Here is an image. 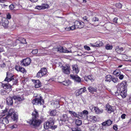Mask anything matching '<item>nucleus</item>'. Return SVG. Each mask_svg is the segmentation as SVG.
<instances>
[{
    "label": "nucleus",
    "mask_w": 131,
    "mask_h": 131,
    "mask_svg": "<svg viewBox=\"0 0 131 131\" xmlns=\"http://www.w3.org/2000/svg\"><path fill=\"white\" fill-rule=\"evenodd\" d=\"M32 117L31 119H28L27 121L30 126L34 127L39 126L42 122L41 120L38 119L37 117L38 116V113L35 110L32 114Z\"/></svg>",
    "instance_id": "obj_1"
},
{
    "label": "nucleus",
    "mask_w": 131,
    "mask_h": 131,
    "mask_svg": "<svg viewBox=\"0 0 131 131\" xmlns=\"http://www.w3.org/2000/svg\"><path fill=\"white\" fill-rule=\"evenodd\" d=\"M118 85L119 86L117 88V90L119 91L120 95L123 98H125L127 96V81H123L120 84H118Z\"/></svg>",
    "instance_id": "obj_2"
},
{
    "label": "nucleus",
    "mask_w": 131,
    "mask_h": 131,
    "mask_svg": "<svg viewBox=\"0 0 131 131\" xmlns=\"http://www.w3.org/2000/svg\"><path fill=\"white\" fill-rule=\"evenodd\" d=\"M55 121V118L54 117L50 118L47 122L44 123V128L45 129L50 128L52 129H54L56 128L57 127V125H53Z\"/></svg>",
    "instance_id": "obj_3"
},
{
    "label": "nucleus",
    "mask_w": 131,
    "mask_h": 131,
    "mask_svg": "<svg viewBox=\"0 0 131 131\" xmlns=\"http://www.w3.org/2000/svg\"><path fill=\"white\" fill-rule=\"evenodd\" d=\"M47 72V70L46 68H42L37 73L36 77L38 78H41L42 77L46 75Z\"/></svg>",
    "instance_id": "obj_4"
},
{
    "label": "nucleus",
    "mask_w": 131,
    "mask_h": 131,
    "mask_svg": "<svg viewBox=\"0 0 131 131\" xmlns=\"http://www.w3.org/2000/svg\"><path fill=\"white\" fill-rule=\"evenodd\" d=\"M32 103L34 104H37L38 105H43L44 104V101L42 99L41 96H40L39 98H35L32 101Z\"/></svg>",
    "instance_id": "obj_5"
},
{
    "label": "nucleus",
    "mask_w": 131,
    "mask_h": 131,
    "mask_svg": "<svg viewBox=\"0 0 131 131\" xmlns=\"http://www.w3.org/2000/svg\"><path fill=\"white\" fill-rule=\"evenodd\" d=\"M31 62L30 59L28 58L23 59L20 61L21 65L24 66H27L29 65Z\"/></svg>",
    "instance_id": "obj_6"
},
{
    "label": "nucleus",
    "mask_w": 131,
    "mask_h": 131,
    "mask_svg": "<svg viewBox=\"0 0 131 131\" xmlns=\"http://www.w3.org/2000/svg\"><path fill=\"white\" fill-rule=\"evenodd\" d=\"M70 76L71 78L74 80V82L78 83H80L82 82L80 78L77 75L71 74Z\"/></svg>",
    "instance_id": "obj_7"
},
{
    "label": "nucleus",
    "mask_w": 131,
    "mask_h": 131,
    "mask_svg": "<svg viewBox=\"0 0 131 131\" xmlns=\"http://www.w3.org/2000/svg\"><path fill=\"white\" fill-rule=\"evenodd\" d=\"M14 75L10 72H7L6 73V77L4 81H7L8 82H9L14 80Z\"/></svg>",
    "instance_id": "obj_8"
},
{
    "label": "nucleus",
    "mask_w": 131,
    "mask_h": 131,
    "mask_svg": "<svg viewBox=\"0 0 131 131\" xmlns=\"http://www.w3.org/2000/svg\"><path fill=\"white\" fill-rule=\"evenodd\" d=\"M105 109L107 112L109 113H111L114 111V106H111L108 103L106 105Z\"/></svg>",
    "instance_id": "obj_9"
},
{
    "label": "nucleus",
    "mask_w": 131,
    "mask_h": 131,
    "mask_svg": "<svg viewBox=\"0 0 131 131\" xmlns=\"http://www.w3.org/2000/svg\"><path fill=\"white\" fill-rule=\"evenodd\" d=\"M92 109V111H94L96 114H98L102 113L103 110L102 109H100L98 107L92 106H91L90 109Z\"/></svg>",
    "instance_id": "obj_10"
},
{
    "label": "nucleus",
    "mask_w": 131,
    "mask_h": 131,
    "mask_svg": "<svg viewBox=\"0 0 131 131\" xmlns=\"http://www.w3.org/2000/svg\"><path fill=\"white\" fill-rule=\"evenodd\" d=\"M2 86L9 92L12 90V85L9 83L3 84Z\"/></svg>",
    "instance_id": "obj_11"
},
{
    "label": "nucleus",
    "mask_w": 131,
    "mask_h": 131,
    "mask_svg": "<svg viewBox=\"0 0 131 131\" xmlns=\"http://www.w3.org/2000/svg\"><path fill=\"white\" fill-rule=\"evenodd\" d=\"M9 118L13 121L17 122L18 119V115L17 113H13V114L9 116Z\"/></svg>",
    "instance_id": "obj_12"
},
{
    "label": "nucleus",
    "mask_w": 131,
    "mask_h": 131,
    "mask_svg": "<svg viewBox=\"0 0 131 131\" xmlns=\"http://www.w3.org/2000/svg\"><path fill=\"white\" fill-rule=\"evenodd\" d=\"M73 72V73L78 74L79 72L78 65L77 64H73L72 66Z\"/></svg>",
    "instance_id": "obj_13"
},
{
    "label": "nucleus",
    "mask_w": 131,
    "mask_h": 131,
    "mask_svg": "<svg viewBox=\"0 0 131 131\" xmlns=\"http://www.w3.org/2000/svg\"><path fill=\"white\" fill-rule=\"evenodd\" d=\"M70 67H63L62 69L63 72L67 74H69L70 73Z\"/></svg>",
    "instance_id": "obj_14"
},
{
    "label": "nucleus",
    "mask_w": 131,
    "mask_h": 131,
    "mask_svg": "<svg viewBox=\"0 0 131 131\" xmlns=\"http://www.w3.org/2000/svg\"><path fill=\"white\" fill-rule=\"evenodd\" d=\"M57 51L60 52L69 53L70 52L68 50H67L66 48H64L63 47L60 46L57 48Z\"/></svg>",
    "instance_id": "obj_15"
},
{
    "label": "nucleus",
    "mask_w": 131,
    "mask_h": 131,
    "mask_svg": "<svg viewBox=\"0 0 131 131\" xmlns=\"http://www.w3.org/2000/svg\"><path fill=\"white\" fill-rule=\"evenodd\" d=\"M33 81L34 83L35 87L36 88H38L41 86V83L39 80H33Z\"/></svg>",
    "instance_id": "obj_16"
},
{
    "label": "nucleus",
    "mask_w": 131,
    "mask_h": 131,
    "mask_svg": "<svg viewBox=\"0 0 131 131\" xmlns=\"http://www.w3.org/2000/svg\"><path fill=\"white\" fill-rule=\"evenodd\" d=\"M7 103L8 105H12L13 104L12 98L9 96L6 99Z\"/></svg>",
    "instance_id": "obj_17"
},
{
    "label": "nucleus",
    "mask_w": 131,
    "mask_h": 131,
    "mask_svg": "<svg viewBox=\"0 0 131 131\" xmlns=\"http://www.w3.org/2000/svg\"><path fill=\"white\" fill-rule=\"evenodd\" d=\"M113 122L111 120L109 119L107 121H105L102 124V125L103 126H108L111 125Z\"/></svg>",
    "instance_id": "obj_18"
},
{
    "label": "nucleus",
    "mask_w": 131,
    "mask_h": 131,
    "mask_svg": "<svg viewBox=\"0 0 131 131\" xmlns=\"http://www.w3.org/2000/svg\"><path fill=\"white\" fill-rule=\"evenodd\" d=\"M61 121L63 122H66L68 121V115L66 114L63 115L61 117Z\"/></svg>",
    "instance_id": "obj_19"
},
{
    "label": "nucleus",
    "mask_w": 131,
    "mask_h": 131,
    "mask_svg": "<svg viewBox=\"0 0 131 131\" xmlns=\"http://www.w3.org/2000/svg\"><path fill=\"white\" fill-rule=\"evenodd\" d=\"M16 41H19L20 43L23 44L26 43V39L24 38L21 37L19 38L18 39H17Z\"/></svg>",
    "instance_id": "obj_20"
},
{
    "label": "nucleus",
    "mask_w": 131,
    "mask_h": 131,
    "mask_svg": "<svg viewBox=\"0 0 131 131\" xmlns=\"http://www.w3.org/2000/svg\"><path fill=\"white\" fill-rule=\"evenodd\" d=\"M77 118L80 119H85V117L84 116L82 112H78L77 113Z\"/></svg>",
    "instance_id": "obj_21"
},
{
    "label": "nucleus",
    "mask_w": 131,
    "mask_h": 131,
    "mask_svg": "<svg viewBox=\"0 0 131 131\" xmlns=\"http://www.w3.org/2000/svg\"><path fill=\"white\" fill-rule=\"evenodd\" d=\"M8 21L7 19L3 21L2 25L5 28H6L8 27Z\"/></svg>",
    "instance_id": "obj_22"
},
{
    "label": "nucleus",
    "mask_w": 131,
    "mask_h": 131,
    "mask_svg": "<svg viewBox=\"0 0 131 131\" xmlns=\"http://www.w3.org/2000/svg\"><path fill=\"white\" fill-rule=\"evenodd\" d=\"M113 73L116 77H118L121 74V71L119 70L116 69L113 71Z\"/></svg>",
    "instance_id": "obj_23"
},
{
    "label": "nucleus",
    "mask_w": 131,
    "mask_h": 131,
    "mask_svg": "<svg viewBox=\"0 0 131 131\" xmlns=\"http://www.w3.org/2000/svg\"><path fill=\"white\" fill-rule=\"evenodd\" d=\"M111 81H112L114 83H117L118 82L119 80L117 78L114 76H112L111 79Z\"/></svg>",
    "instance_id": "obj_24"
},
{
    "label": "nucleus",
    "mask_w": 131,
    "mask_h": 131,
    "mask_svg": "<svg viewBox=\"0 0 131 131\" xmlns=\"http://www.w3.org/2000/svg\"><path fill=\"white\" fill-rule=\"evenodd\" d=\"M88 90L89 92L91 93L92 92H96V88H94L92 86H90L88 88Z\"/></svg>",
    "instance_id": "obj_25"
},
{
    "label": "nucleus",
    "mask_w": 131,
    "mask_h": 131,
    "mask_svg": "<svg viewBox=\"0 0 131 131\" xmlns=\"http://www.w3.org/2000/svg\"><path fill=\"white\" fill-rule=\"evenodd\" d=\"M116 51L118 53H120L123 51V48L119 47H116L115 49Z\"/></svg>",
    "instance_id": "obj_26"
},
{
    "label": "nucleus",
    "mask_w": 131,
    "mask_h": 131,
    "mask_svg": "<svg viewBox=\"0 0 131 131\" xmlns=\"http://www.w3.org/2000/svg\"><path fill=\"white\" fill-rule=\"evenodd\" d=\"M9 118V117H7V116L5 117H3V123H2V124H4L5 125L7 124L9 122L8 120Z\"/></svg>",
    "instance_id": "obj_27"
},
{
    "label": "nucleus",
    "mask_w": 131,
    "mask_h": 131,
    "mask_svg": "<svg viewBox=\"0 0 131 131\" xmlns=\"http://www.w3.org/2000/svg\"><path fill=\"white\" fill-rule=\"evenodd\" d=\"M9 92H8L7 90H6L4 88L2 90L0 91V94L2 95H6Z\"/></svg>",
    "instance_id": "obj_28"
},
{
    "label": "nucleus",
    "mask_w": 131,
    "mask_h": 131,
    "mask_svg": "<svg viewBox=\"0 0 131 131\" xmlns=\"http://www.w3.org/2000/svg\"><path fill=\"white\" fill-rule=\"evenodd\" d=\"M69 113L70 114H71V116L72 117H77L78 115L77 113L70 110L69 111Z\"/></svg>",
    "instance_id": "obj_29"
},
{
    "label": "nucleus",
    "mask_w": 131,
    "mask_h": 131,
    "mask_svg": "<svg viewBox=\"0 0 131 131\" xmlns=\"http://www.w3.org/2000/svg\"><path fill=\"white\" fill-rule=\"evenodd\" d=\"M62 83L63 85L68 86H69L71 84V82L70 80L64 81L61 83Z\"/></svg>",
    "instance_id": "obj_30"
},
{
    "label": "nucleus",
    "mask_w": 131,
    "mask_h": 131,
    "mask_svg": "<svg viewBox=\"0 0 131 131\" xmlns=\"http://www.w3.org/2000/svg\"><path fill=\"white\" fill-rule=\"evenodd\" d=\"M15 112H14L13 109L11 108L8 112V114L6 116L7 117H9V116H10L11 115H12V114H13V113H15Z\"/></svg>",
    "instance_id": "obj_31"
},
{
    "label": "nucleus",
    "mask_w": 131,
    "mask_h": 131,
    "mask_svg": "<svg viewBox=\"0 0 131 131\" xmlns=\"http://www.w3.org/2000/svg\"><path fill=\"white\" fill-rule=\"evenodd\" d=\"M91 121L93 122H95L97 121V118L95 116H91L90 117Z\"/></svg>",
    "instance_id": "obj_32"
},
{
    "label": "nucleus",
    "mask_w": 131,
    "mask_h": 131,
    "mask_svg": "<svg viewBox=\"0 0 131 131\" xmlns=\"http://www.w3.org/2000/svg\"><path fill=\"white\" fill-rule=\"evenodd\" d=\"M112 76L110 75H106L105 77V81L110 82L111 81V79Z\"/></svg>",
    "instance_id": "obj_33"
},
{
    "label": "nucleus",
    "mask_w": 131,
    "mask_h": 131,
    "mask_svg": "<svg viewBox=\"0 0 131 131\" xmlns=\"http://www.w3.org/2000/svg\"><path fill=\"white\" fill-rule=\"evenodd\" d=\"M82 121L80 120L77 119L75 120V124L77 127L80 126L82 124Z\"/></svg>",
    "instance_id": "obj_34"
},
{
    "label": "nucleus",
    "mask_w": 131,
    "mask_h": 131,
    "mask_svg": "<svg viewBox=\"0 0 131 131\" xmlns=\"http://www.w3.org/2000/svg\"><path fill=\"white\" fill-rule=\"evenodd\" d=\"M57 113L56 110H52L50 112V116H53L56 115Z\"/></svg>",
    "instance_id": "obj_35"
},
{
    "label": "nucleus",
    "mask_w": 131,
    "mask_h": 131,
    "mask_svg": "<svg viewBox=\"0 0 131 131\" xmlns=\"http://www.w3.org/2000/svg\"><path fill=\"white\" fill-rule=\"evenodd\" d=\"M80 22L78 21H76L74 22V25L75 26L76 28H79V26L80 25Z\"/></svg>",
    "instance_id": "obj_36"
},
{
    "label": "nucleus",
    "mask_w": 131,
    "mask_h": 131,
    "mask_svg": "<svg viewBox=\"0 0 131 131\" xmlns=\"http://www.w3.org/2000/svg\"><path fill=\"white\" fill-rule=\"evenodd\" d=\"M46 7L42 6H37L35 7V8L40 10L46 9Z\"/></svg>",
    "instance_id": "obj_37"
},
{
    "label": "nucleus",
    "mask_w": 131,
    "mask_h": 131,
    "mask_svg": "<svg viewBox=\"0 0 131 131\" xmlns=\"http://www.w3.org/2000/svg\"><path fill=\"white\" fill-rule=\"evenodd\" d=\"M72 131H81V129L78 127H75L72 128Z\"/></svg>",
    "instance_id": "obj_38"
},
{
    "label": "nucleus",
    "mask_w": 131,
    "mask_h": 131,
    "mask_svg": "<svg viewBox=\"0 0 131 131\" xmlns=\"http://www.w3.org/2000/svg\"><path fill=\"white\" fill-rule=\"evenodd\" d=\"M96 44L97 47H100L102 46L103 45V43L101 41H97L96 42Z\"/></svg>",
    "instance_id": "obj_39"
},
{
    "label": "nucleus",
    "mask_w": 131,
    "mask_h": 131,
    "mask_svg": "<svg viewBox=\"0 0 131 131\" xmlns=\"http://www.w3.org/2000/svg\"><path fill=\"white\" fill-rule=\"evenodd\" d=\"M82 94V93L80 92L79 89L76 90L75 92V95L77 96H79L80 95Z\"/></svg>",
    "instance_id": "obj_40"
},
{
    "label": "nucleus",
    "mask_w": 131,
    "mask_h": 131,
    "mask_svg": "<svg viewBox=\"0 0 131 131\" xmlns=\"http://www.w3.org/2000/svg\"><path fill=\"white\" fill-rule=\"evenodd\" d=\"M105 48L107 50H111L112 49L113 46L112 45H110L109 44H107L106 45Z\"/></svg>",
    "instance_id": "obj_41"
},
{
    "label": "nucleus",
    "mask_w": 131,
    "mask_h": 131,
    "mask_svg": "<svg viewBox=\"0 0 131 131\" xmlns=\"http://www.w3.org/2000/svg\"><path fill=\"white\" fill-rule=\"evenodd\" d=\"M81 93H82V94L83 93H84L86 91V88L85 87H84L83 88H82L79 89Z\"/></svg>",
    "instance_id": "obj_42"
},
{
    "label": "nucleus",
    "mask_w": 131,
    "mask_h": 131,
    "mask_svg": "<svg viewBox=\"0 0 131 131\" xmlns=\"http://www.w3.org/2000/svg\"><path fill=\"white\" fill-rule=\"evenodd\" d=\"M82 112L84 116H85V119L86 117L89 113L86 110H84L82 111Z\"/></svg>",
    "instance_id": "obj_43"
},
{
    "label": "nucleus",
    "mask_w": 131,
    "mask_h": 131,
    "mask_svg": "<svg viewBox=\"0 0 131 131\" xmlns=\"http://www.w3.org/2000/svg\"><path fill=\"white\" fill-rule=\"evenodd\" d=\"M18 125L16 124H14L9 127V128L11 129H13L14 128H17L18 127Z\"/></svg>",
    "instance_id": "obj_44"
},
{
    "label": "nucleus",
    "mask_w": 131,
    "mask_h": 131,
    "mask_svg": "<svg viewBox=\"0 0 131 131\" xmlns=\"http://www.w3.org/2000/svg\"><path fill=\"white\" fill-rule=\"evenodd\" d=\"M115 6L119 8H121L122 7V4L120 3H116Z\"/></svg>",
    "instance_id": "obj_45"
},
{
    "label": "nucleus",
    "mask_w": 131,
    "mask_h": 131,
    "mask_svg": "<svg viewBox=\"0 0 131 131\" xmlns=\"http://www.w3.org/2000/svg\"><path fill=\"white\" fill-rule=\"evenodd\" d=\"M88 78L89 80H90L92 82L94 81V80L93 79L91 75H89L88 76Z\"/></svg>",
    "instance_id": "obj_46"
},
{
    "label": "nucleus",
    "mask_w": 131,
    "mask_h": 131,
    "mask_svg": "<svg viewBox=\"0 0 131 131\" xmlns=\"http://www.w3.org/2000/svg\"><path fill=\"white\" fill-rule=\"evenodd\" d=\"M13 84H12V85H17V81L18 80L17 79H14V80H13Z\"/></svg>",
    "instance_id": "obj_47"
},
{
    "label": "nucleus",
    "mask_w": 131,
    "mask_h": 131,
    "mask_svg": "<svg viewBox=\"0 0 131 131\" xmlns=\"http://www.w3.org/2000/svg\"><path fill=\"white\" fill-rule=\"evenodd\" d=\"M92 20L93 21L95 22L98 21L99 20V19L97 17H94L92 19Z\"/></svg>",
    "instance_id": "obj_48"
},
{
    "label": "nucleus",
    "mask_w": 131,
    "mask_h": 131,
    "mask_svg": "<svg viewBox=\"0 0 131 131\" xmlns=\"http://www.w3.org/2000/svg\"><path fill=\"white\" fill-rule=\"evenodd\" d=\"M84 23L83 22H80V26H79V28H81L83 27Z\"/></svg>",
    "instance_id": "obj_49"
},
{
    "label": "nucleus",
    "mask_w": 131,
    "mask_h": 131,
    "mask_svg": "<svg viewBox=\"0 0 131 131\" xmlns=\"http://www.w3.org/2000/svg\"><path fill=\"white\" fill-rule=\"evenodd\" d=\"M38 52V50L37 49L33 50L32 52L31 53L33 54H36Z\"/></svg>",
    "instance_id": "obj_50"
},
{
    "label": "nucleus",
    "mask_w": 131,
    "mask_h": 131,
    "mask_svg": "<svg viewBox=\"0 0 131 131\" xmlns=\"http://www.w3.org/2000/svg\"><path fill=\"white\" fill-rule=\"evenodd\" d=\"M19 71L21 72L22 73H24L25 72V69L24 68L20 66Z\"/></svg>",
    "instance_id": "obj_51"
},
{
    "label": "nucleus",
    "mask_w": 131,
    "mask_h": 131,
    "mask_svg": "<svg viewBox=\"0 0 131 131\" xmlns=\"http://www.w3.org/2000/svg\"><path fill=\"white\" fill-rule=\"evenodd\" d=\"M84 47L85 50H89L91 49L90 47L86 45L84 46Z\"/></svg>",
    "instance_id": "obj_52"
},
{
    "label": "nucleus",
    "mask_w": 131,
    "mask_h": 131,
    "mask_svg": "<svg viewBox=\"0 0 131 131\" xmlns=\"http://www.w3.org/2000/svg\"><path fill=\"white\" fill-rule=\"evenodd\" d=\"M14 5H13V4H11L9 6V9L11 10L13 9L14 8Z\"/></svg>",
    "instance_id": "obj_53"
},
{
    "label": "nucleus",
    "mask_w": 131,
    "mask_h": 131,
    "mask_svg": "<svg viewBox=\"0 0 131 131\" xmlns=\"http://www.w3.org/2000/svg\"><path fill=\"white\" fill-rule=\"evenodd\" d=\"M24 100V99L23 97L21 98V97L18 96L17 100L19 101H21Z\"/></svg>",
    "instance_id": "obj_54"
},
{
    "label": "nucleus",
    "mask_w": 131,
    "mask_h": 131,
    "mask_svg": "<svg viewBox=\"0 0 131 131\" xmlns=\"http://www.w3.org/2000/svg\"><path fill=\"white\" fill-rule=\"evenodd\" d=\"M118 77H119V79L122 80L124 76L123 74H120V75Z\"/></svg>",
    "instance_id": "obj_55"
},
{
    "label": "nucleus",
    "mask_w": 131,
    "mask_h": 131,
    "mask_svg": "<svg viewBox=\"0 0 131 131\" xmlns=\"http://www.w3.org/2000/svg\"><path fill=\"white\" fill-rule=\"evenodd\" d=\"M41 6H42L47 7L46 8H48L49 7V5L48 4L45 3L42 4Z\"/></svg>",
    "instance_id": "obj_56"
},
{
    "label": "nucleus",
    "mask_w": 131,
    "mask_h": 131,
    "mask_svg": "<svg viewBox=\"0 0 131 131\" xmlns=\"http://www.w3.org/2000/svg\"><path fill=\"white\" fill-rule=\"evenodd\" d=\"M2 113L4 114H6V113H8L7 109L6 108H5V110H2Z\"/></svg>",
    "instance_id": "obj_57"
},
{
    "label": "nucleus",
    "mask_w": 131,
    "mask_h": 131,
    "mask_svg": "<svg viewBox=\"0 0 131 131\" xmlns=\"http://www.w3.org/2000/svg\"><path fill=\"white\" fill-rule=\"evenodd\" d=\"M5 66V64L4 63L1 64L0 65V67H1L2 68H4Z\"/></svg>",
    "instance_id": "obj_58"
},
{
    "label": "nucleus",
    "mask_w": 131,
    "mask_h": 131,
    "mask_svg": "<svg viewBox=\"0 0 131 131\" xmlns=\"http://www.w3.org/2000/svg\"><path fill=\"white\" fill-rule=\"evenodd\" d=\"M83 19L84 21H89L88 20V18L86 16H85L83 17Z\"/></svg>",
    "instance_id": "obj_59"
},
{
    "label": "nucleus",
    "mask_w": 131,
    "mask_h": 131,
    "mask_svg": "<svg viewBox=\"0 0 131 131\" xmlns=\"http://www.w3.org/2000/svg\"><path fill=\"white\" fill-rule=\"evenodd\" d=\"M20 67V66H16L15 67V68L16 70L18 71H19V70Z\"/></svg>",
    "instance_id": "obj_60"
},
{
    "label": "nucleus",
    "mask_w": 131,
    "mask_h": 131,
    "mask_svg": "<svg viewBox=\"0 0 131 131\" xmlns=\"http://www.w3.org/2000/svg\"><path fill=\"white\" fill-rule=\"evenodd\" d=\"M117 17H115L114 18L113 20V21L115 23H117Z\"/></svg>",
    "instance_id": "obj_61"
},
{
    "label": "nucleus",
    "mask_w": 131,
    "mask_h": 131,
    "mask_svg": "<svg viewBox=\"0 0 131 131\" xmlns=\"http://www.w3.org/2000/svg\"><path fill=\"white\" fill-rule=\"evenodd\" d=\"M76 28H76V27H75V25H74L73 26H72L70 27V30H73Z\"/></svg>",
    "instance_id": "obj_62"
},
{
    "label": "nucleus",
    "mask_w": 131,
    "mask_h": 131,
    "mask_svg": "<svg viewBox=\"0 0 131 131\" xmlns=\"http://www.w3.org/2000/svg\"><path fill=\"white\" fill-rule=\"evenodd\" d=\"M117 125H114L113 126V129L115 130H117L118 129V128Z\"/></svg>",
    "instance_id": "obj_63"
},
{
    "label": "nucleus",
    "mask_w": 131,
    "mask_h": 131,
    "mask_svg": "<svg viewBox=\"0 0 131 131\" xmlns=\"http://www.w3.org/2000/svg\"><path fill=\"white\" fill-rule=\"evenodd\" d=\"M84 79L86 81H88L89 80L88 78V76H85L84 77Z\"/></svg>",
    "instance_id": "obj_64"
}]
</instances>
